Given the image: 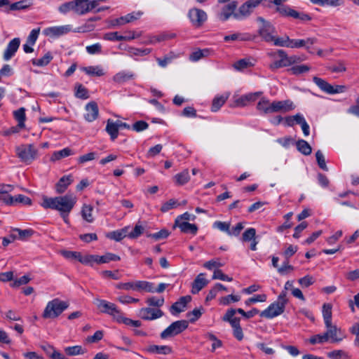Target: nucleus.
<instances>
[{
  "label": "nucleus",
  "mask_w": 359,
  "mask_h": 359,
  "mask_svg": "<svg viewBox=\"0 0 359 359\" xmlns=\"http://www.w3.org/2000/svg\"><path fill=\"white\" fill-rule=\"evenodd\" d=\"M76 203V198L72 194L48 198L44 196L41 206L45 209H52L61 213L71 212Z\"/></svg>",
  "instance_id": "1"
},
{
  "label": "nucleus",
  "mask_w": 359,
  "mask_h": 359,
  "mask_svg": "<svg viewBox=\"0 0 359 359\" xmlns=\"http://www.w3.org/2000/svg\"><path fill=\"white\" fill-rule=\"evenodd\" d=\"M287 302L286 291H282L278 295L277 300L260 313V316L271 319L281 315L285 311Z\"/></svg>",
  "instance_id": "2"
},
{
  "label": "nucleus",
  "mask_w": 359,
  "mask_h": 359,
  "mask_svg": "<svg viewBox=\"0 0 359 359\" xmlns=\"http://www.w3.org/2000/svg\"><path fill=\"white\" fill-rule=\"evenodd\" d=\"M15 152L20 162L26 165H30L39 156V150L33 144H20L15 147Z\"/></svg>",
  "instance_id": "3"
},
{
  "label": "nucleus",
  "mask_w": 359,
  "mask_h": 359,
  "mask_svg": "<svg viewBox=\"0 0 359 359\" xmlns=\"http://www.w3.org/2000/svg\"><path fill=\"white\" fill-rule=\"evenodd\" d=\"M68 306L67 302L55 298L48 302L42 313V317L45 319L55 318L67 309Z\"/></svg>",
  "instance_id": "4"
},
{
  "label": "nucleus",
  "mask_w": 359,
  "mask_h": 359,
  "mask_svg": "<svg viewBox=\"0 0 359 359\" xmlns=\"http://www.w3.org/2000/svg\"><path fill=\"white\" fill-rule=\"evenodd\" d=\"M269 55L273 57L276 56L280 57V60H276L269 65V69L272 71L290 66L297 62L298 60L297 56L289 57L284 50H278L277 52L271 53Z\"/></svg>",
  "instance_id": "5"
},
{
  "label": "nucleus",
  "mask_w": 359,
  "mask_h": 359,
  "mask_svg": "<svg viewBox=\"0 0 359 359\" xmlns=\"http://www.w3.org/2000/svg\"><path fill=\"white\" fill-rule=\"evenodd\" d=\"M256 20L259 24L257 29L258 35L264 41L271 43L276 32L275 27L262 17H257Z\"/></svg>",
  "instance_id": "6"
},
{
  "label": "nucleus",
  "mask_w": 359,
  "mask_h": 359,
  "mask_svg": "<svg viewBox=\"0 0 359 359\" xmlns=\"http://www.w3.org/2000/svg\"><path fill=\"white\" fill-rule=\"evenodd\" d=\"M95 304L101 313L112 316L116 321L120 318L122 312L115 304L100 299H96Z\"/></svg>",
  "instance_id": "7"
},
{
  "label": "nucleus",
  "mask_w": 359,
  "mask_h": 359,
  "mask_svg": "<svg viewBox=\"0 0 359 359\" xmlns=\"http://www.w3.org/2000/svg\"><path fill=\"white\" fill-rule=\"evenodd\" d=\"M188 325V321L185 320L173 322L161 333V338L165 339L177 335L185 330Z\"/></svg>",
  "instance_id": "8"
},
{
  "label": "nucleus",
  "mask_w": 359,
  "mask_h": 359,
  "mask_svg": "<svg viewBox=\"0 0 359 359\" xmlns=\"http://www.w3.org/2000/svg\"><path fill=\"white\" fill-rule=\"evenodd\" d=\"M263 0H248L242 4L236 13L234 14V18L238 20H242L248 18L252 13L255 8L259 5Z\"/></svg>",
  "instance_id": "9"
},
{
  "label": "nucleus",
  "mask_w": 359,
  "mask_h": 359,
  "mask_svg": "<svg viewBox=\"0 0 359 359\" xmlns=\"http://www.w3.org/2000/svg\"><path fill=\"white\" fill-rule=\"evenodd\" d=\"M188 17L191 25L196 28L201 27L208 20L206 13L203 10L197 8L190 9Z\"/></svg>",
  "instance_id": "10"
},
{
  "label": "nucleus",
  "mask_w": 359,
  "mask_h": 359,
  "mask_svg": "<svg viewBox=\"0 0 359 359\" xmlns=\"http://www.w3.org/2000/svg\"><path fill=\"white\" fill-rule=\"evenodd\" d=\"M74 4L75 13L79 15H83L98 6L95 0H74Z\"/></svg>",
  "instance_id": "11"
},
{
  "label": "nucleus",
  "mask_w": 359,
  "mask_h": 359,
  "mask_svg": "<svg viewBox=\"0 0 359 359\" xmlns=\"http://www.w3.org/2000/svg\"><path fill=\"white\" fill-rule=\"evenodd\" d=\"M325 327L327 329L325 335L327 337V340H330L332 343L339 342L345 338V335L342 332L341 328L337 327V325H333L332 323L329 324H325Z\"/></svg>",
  "instance_id": "12"
},
{
  "label": "nucleus",
  "mask_w": 359,
  "mask_h": 359,
  "mask_svg": "<svg viewBox=\"0 0 359 359\" xmlns=\"http://www.w3.org/2000/svg\"><path fill=\"white\" fill-rule=\"evenodd\" d=\"M72 30L71 25H62L47 27L43 29V33L45 36L51 38H57L69 33Z\"/></svg>",
  "instance_id": "13"
},
{
  "label": "nucleus",
  "mask_w": 359,
  "mask_h": 359,
  "mask_svg": "<svg viewBox=\"0 0 359 359\" xmlns=\"http://www.w3.org/2000/svg\"><path fill=\"white\" fill-rule=\"evenodd\" d=\"M163 315L164 313L160 309L147 307L140 311V317L145 320H154L161 318Z\"/></svg>",
  "instance_id": "14"
},
{
  "label": "nucleus",
  "mask_w": 359,
  "mask_h": 359,
  "mask_svg": "<svg viewBox=\"0 0 359 359\" xmlns=\"http://www.w3.org/2000/svg\"><path fill=\"white\" fill-rule=\"evenodd\" d=\"M237 1H233L225 5L221 12L219 13V18L220 20L224 22L229 19L231 16L234 18V14L236 13Z\"/></svg>",
  "instance_id": "15"
},
{
  "label": "nucleus",
  "mask_w": 359,
  "mask_h": 359,
  "mask_svg": "<svg viewBox=\"0 0 359 359\" xmlns=\"http://www.w3.org/2000/svg\"><path fill=\"white\" fill-rule=\"evenodd\" d=\"M85 110L84 118L88 122H92L98 117L99 109L95 102L93 101L88 103L85 107Z\"/></svg>",
  "instance_id": "16"
},
{
  "label": "nucleus",
  "mask_w": 359,
  "mask_h": 359,
  "mask_svg": "<svg viewBox=\"0 0 359 359\" xmlns=\"http://www.w3.org/2000/svg\"><path fill=\"white\" fill-rule=\"evenodd\" d=\"M262 94V92H256L243 95L235 100V106L245 107L249 103L255 102Z\"/></svg>",
  "instance_id": "17"
},
{
  "label": "nucleus",
  "mask_w": 359,
  "mask_h": 359,
  "mask_svg": "<svg viewBox=\"0 0 359 359\" xmlns=\"http://www.w3.org/2000/svg\"><path fill=\"white\" fill-rule=\"evenodd\" d=\"M20 40L19 38H14L8 43L4 53V60L8 61L14 56L20 46Z\"/></svg>",
  "instance_id": "18"
},
{
  "label": "nucleus",
  "mask_w": 359,
  "mask_h": 359,
  "mask_svg": "<svg viewBox=\"0 0 359 359\" xmlns=\"http://www.w3.org/2000/svg\"><path fill=\"white\" fill-rule=\"evenodd\" d=\"M255 35H252L249 33H241L236 32L229 35H226L224 37V41L225 42L229 41H252L255 39Z\"/></svg>",
  "instance_id": "19"
},
{
  "label": "nucleus",
  "mask_w": 359,
  "mask_h": 359,
  "mask_svg": "<svg viewBox=\"0 0 359 359\" xmlns=\"http://www.w3.org/2000/svg\"><path fill=\"white\" fill-rule=\"evenodd\" d=\"M191 298L190 296L181 297L177 302H175L170 306V313L172 315H175V314L182 312L184 310L187 303L191 301Z\"/></svg>",
  "instance_id": "20"
},
{
  "label": "nucleus",
  "mask_w": 359,
  "mask_h": 359,
  "mask_svg": "<svg viewBox=\"0 0 359 359\" xmlns=\"http://www.w3.org/2000/svg\"><path fill=\"white\" fill-rule=\"evenodd\" d=\"M292 109V102L290 100L274 101L271 103V113L278 111H288Z\"/></svg>",
  "instance_id": "21"
},
{
  "label": "nucleus",
  "mask_w": 359,
  "mask_h": 359,
  "mask_svg": "<svg viewBox=\"0 0 359 359\" xmlns=\"http://www.w3.org/2000/svg\"><path fill=\"white\" fill-rule=\"evenodd\" d=\"M143 13L142 11L133 12L125 16H121L114 20V25H123L126 23L132 22L139 19Z\"/></svg>",
  "instance_id": "22"
},
{
  "label": "nucleus",
  "mask_w": 359,
  "mask_h": 359,
  "mask_svg": "<svg viewBox=\"0 0 359 359\" xmlns=\"http://www.w3.org/2000/svg\"><path fill=\"white\" fill-rule=\"evenodd\" d=\"M208 283V280L205 278V273L198 274L192 283L191 293H198Z\"/></svg>",
  "instance_id": "23"
},
{
  "label": "nucleus",
  "mask_w": 359,
  "mask_h": 359,
  "mask_svg": "<svg viewBox=\"0 0 359 359\" xmlns=\"http://www.w3.org/2000/svg\"><path fill=\"white\" fill-rule=\"evenodd\" d=\"M72 182V177L70 175L62 177L55 184L56 193L59 194H63Z\"/></svg>",
  "instance_id": "24"
},
{
  "label": "nucleus",
  "mask_w": 359,
  "mask_h": 359,
  "mask_svg": "<svg viewBox=\"0 0 359 359\" xmlns=\"http://www.w3.org/2000/svg\"><path fill=\"white\" fill-rule=\"evenodd\" d=\"M106 132L109 135L110 140L114 141L118 135L119 128L116 121L108 119L105 128Z\"/></svg>",
  "instance_id": "25"
},
{
  "label": "nucleus",
  "mask_w": 359,
  "mask_h": 359,
  "mask_svg": "<svg viewBox=\"0 0 359 359\" xmlns=\"http://www.w3.org/2000/svg\"><path fill=\"white\" fill-rule=\"evenodd\" d=\"M135 75L131 72L121 71L116 74L113 77V81L117 83H123L129 80L133 79Z\"/></svg>",
  "instance_id": "26"
},
{
  "label": "nucleus",
  "mask_w": 359,
  "mask_h": 359,
  "mask_svg": "<svg viewBox=\"0 0 359 359\" xmlns=\"http://www.w3.org/2000/svg\"><path fill=\"white\" fill-rule=\"evenodd\" d=\"M147 350L154 354L168 355L172 353V348L166 345H151L147 348Z\"/></svg>",
  "instance_id": "27"
},
{
  "label": "nucleus",
  "mask_w": 359,
  "mask_h": 359,
  "mask_svg": "<svg viewBox=\"0 0 359 359\" xmlns=\"http://www.w3.org/2000/svg\"><path fill=\"white\" fill-rule=\"evenodd\" d=\"M313 81L321 90L331 95L332 86L327 83L325 80L317 76H314L313 78Z\"/></svg>",
  "instance_id": "28"
},
{
  "label": "nucleus",
  "mask_w": 359,
  "mask_h": 359,
  "mask_svg": "<svg viewBox=\"0 0 359 359\" xmlns=\"http://www.w3.org/2000/svg\"><path fill=\"white\" fill-rule=\"evenodd\" d=\"M83 71L91 76H102L104 75V71L101 66H88L83 68Z\"/></svg>",
  "instance_id": "29"
},
{
  "label": "nucleus",
  "mask_w": 359,
  "mask_h": 359,
  "mask_svg": "<svg viewBox=\"0 0 359 359\" xmlns=\"http://www.w3.org/2000/svg\"><path fill=\"white\" fill-rule=\"evenodd\" d=\"M175 226H177L183 233H190L193 235H196L198 231L197 226L195 224H191L188 222H182L175 224Z\"/></svg>",
  "instance_id": "30"
},
{
  "label": "nucleus",
  "mask_w": 359,
  "mask_h": 359,
  "mask_svg": "<svg viewBox=\"0 0 359 359\" xmlns=\"http://www.w3.org/2000/svg\"><path fill=\"white\" fill-rule=\"evenodd\" d=\"M13 116L18 121V127L19 128H24L25 126V122L26 120L25 109L24 107H21L18 110L14 111Z\"/></svg>",
  "instance_id": "31"
},
{
  "label": "nucleus",
  "mask_w": 359,
  "mask_h": 359,
  "mask_svg": "<svg viewBox=\"0 0 359 359\" xmlns=\"http://www.w3.org/2000/svg\"><path fill=\"white\" fill-rule=\"evenodd\" d=\"M136 290L144 291L147 292H154V283L145 280H137L136 281Z\"/></svg>",
  "instance_id": "32"
},
{
  "label": "nucleus",
  "mask_w": 359,
  "mask_h": 359,
  "mask_svg": "<svg viewBox=\"0 0 359 359\" xmlns=\"http://www.w3.org/2000/svg\"><path fill=\"white\" fill-rule=\"evenodd\" d=\"M297 149L305 156L310 155L312 152V148L310 144L304 140H299L296 142Z\"/></svg>",
  "instance_id": "33"
},
{
  "label": "nucleus",
  "mask_w": 359,
  "mask_h": 359,
  "mask_svg": "<svg viewBox=\"0 0 359 359\" xmlns=\"http://www.w3.org/2000/svg\"><path fill=\"white\" fill-rule=\"evenodd\" d=\"M257 109L262 114H271V102L268 99H266L265 97H262L258 102V103L257 104Z\"/></svg>",
  "instance_id": "34"
},
{
  "label": "nucleus",
  "mask_w": 359,
  "mask_h": 359,
  "mask_svg": "<svg viewBox=\"0 0 359 359\" xmlns=\"http://www.w3.org/2000/svg\"><path fill=\"white\" fill-rule=\"evenodd\" d=\"M228 97H229L228 95L216 96L212 100V106H211V111H214V112L217 111L222 107V106L224 105V104L227 100Z\"/></svg>",
  "instance_id": "35"
},
{
  "label": "nucleus",
  "mask_w": 359,
  "mask_h": 359,
  "mask_svg": "<svg viewBox=\"0 0 359 359\" xmlns=\"http://www.w3.org/2000/svg\"><path fill=\"white\" fill-rule=\"evenodd\" d=\"M97 264H105L109 263V262L114 261H119L121 259L120 257L116 254L111 252H107L104 255L100 256L97 255Z\"/></svg>",
  "instance_id": "36"
},
{
  "label": "nucleus",
  "mask_w": 359,
  "mask_h": 359,
  "mask_svg": "<svg viewBox=\"0 0 359 359\" xmlns=\"http://www.w3.org/2000/svg\"><path fill=\"white\" fill-rule=\"evenodd\" d=\"M129 56H144L149 55L151 52V48H137L135 47H128L126 49Z\"/></svg>",
  "instance_id": "37"
},
{
  "label": "nucleus",
  "mask_w": 359,
  "mask_h": 359,
  "mask_svg": "<svg viewBox=\"0 0 359 359\" xmlns=\"http://www.w3.org/2000/svg\"><path fill=\"white\" fill-rule=\"evenodd\" d=\"M72 154H73V153H72V149L68 147H66L60 151H56L53 152V154H52V156L50 157V161H56L60 160L62 158H65L69 156H71Z\"/></svg>",
  "instance_id": "38"
},
{
  "label": "nucleus",
  "mask_w": 359,
  "mask_h": 359,
  "mask_svg": "<svg viewBox=\"0 0 359 359\" xmlns=\"http://www.w3.org/2000/svg\"><path fill=\"white\" fill-rule=\"evenodd\" d=\"M313 4H318L321 6H330L332 7H337L343 6L344 4V0H310Z\"/></svg>",
  "instance_id": "39"
},
{
  "label": "nucleus",
  "mask_w": 359,
  "mask_h": 359,
  "mask_svg": "<svg viewBox=\"0 0 359 359\" xmlns=\"http://www.w3.org/2000/svg\"><path fill=\"white\" fill-rule=\"evenodd\" d=\"M74 95L77 98L82 100H86L90 97L88 90L81 83L76 84Z\"/></svg>",
  "instance_id": "40"
},
{
  "label": "nucleus",
  "mask_w": 359,
  "mask_h": 359,
  "mask_svg": "<svg viewBox=\"0 0 359 359\" xmlns=\"http://www.w3.org/2000/svg\"><path fill=\"white\" fill-rule=\"evenodd\" d=\"M29 6V4L27 0H22L10 4L9 7L8 8H6L4 11L8 13L11 11H20L25 9Z\"/></svg>",
  "instance_id": "41"
},
{
  "label": "nucleus",
  "mask_w": 359,
  "mask_h": 359,
  "mask_svg": "<svg viewBox=\"0 0 359 359\" xmlns=\"http://www.w3.org/2000/svg\"><path fill=\"white\" fill-rule=\"evenodd\" d=\"M52 60V54L48 52L42 57L32 60V64L35 66L44 67L49 64Z\"/></svg>",
  "instance_id": "42"
},
{
  "label": "nucleus",
  "mask_w": 359,
  "mask_h": 359,
  "mask_svg": "<svg viewBox=\"0 0 359 359\" xmlns=\"http://www.w3.org/2000/svg\"><path fill=\"white\" fill-rule=\"evenodd\" d=\"M93 210V206L90 205H83L81 210V215L83 219L86 222L91 223L93 222L94 218L93 217L92 212Z\"/></svg>",
  "instance_id": "43"
},
{
  "label": "nucleus",
  "mask_w": 359,
  "mask_h": 359,
  "mask_svg": "<svg viewBox=\"0 0 359 359\" xmlns=\"http://www.w3.org/2000/svg\"><path fill=\"white\" fill-rule=\"evenodd\" d=\"M65 352L68 355L74 356L83 354L86 352V349L81 346H68L65 348Z\"/></svg>",
  "instance_id": "44"
},
{
  "label": "nucleus",
  "mask_w": 359,
  "mask_h": 359,
  "mask_svg": "<svg viewBox=\"0 0 359 359\" xmlns=\"http://www.w3.org/2000/svg\"><path fill=\"white\" fill-rule=\"evenodd\" d=\"M205 338L212 341L211 349L212 352H214L217 348H220L222 346V341L211 332L206 333L205 334Z\"/></svg>",
  "instance_id": "45"
},
{
  "label": "nucleus",
  "mask_w": 359,
  "mask_h": 359,
  "mask_svg": "<svg viewBox=\"0 0 359 359\" xmlns=\"http://www.w3.org/2000/svg\"><path fill=\"white\" fill-rule=\"evenodd\" d=\"M210 53V51L208 49H203V50L199 49L196 51L193 52L190 55L189 59L192 62H196L203 57L208 56Z\"/></svg>",
  "instance_id": "46"
},
{
  "label": "nucleus",
  "mask_w": 359,
  "mask_h": 359,
  "mask_svg": "<svg viewBox=\"0 0 359 359\" xmlns=\"http://www.w3.org/2000/svg\"><path fill=\"white\" fill-rule=\"evenodd\" d=\"M276 6V12H278L281 16L283 17H292V12H294L295 11L291 8L290 6L283 4Z\"/></svg>",
  "instance_id": "47"
},
{
  "label": "nucleus",
  "mask_w": 359,
  "mask_h": 359,
  "mask_svg": "<svg viewBox=\"0 0 359 359\" xmlns=\"http://www.w3.org/2000/svg\"><path fill=\"white\" fill-rule=\"evenodd\" d=\"M231 327L233 328V337L238 341L243 340L244 335L240 325V322H238V320H234L231 325Z\"/></svg>",
  "instance_id": "48"
},
{
  "label": "nucleus",
  "mask_w": 359,
  "mask_h": 359,
  "mask_svg": "<svg viewBox=\"0 0 359 359\" xmlns=\"http://www.w3.org/2000/svg\"><path fill=\"white\" fill-rule=\"evenodd\" d=\"M20 203L26 205H30L32 204V200L30 198H29L25 195H22V194H18V195L13 196V205H16Z\"/></svg>",
  "instance_id": "49"
},
{
  "label": "nucleus",
  "mask_w": 359,
  "mask_h": 359,
  "mask_svg": "<svg viewBox=\"0 0 359 359\" xmlns=\"http://www.w3.org/2000/svg\"><path fill=\"white\" fill-rule=\"evenodd\" d=\"M323 317L325 324L332 323V305L324 304L323 306Z\"/></svg>",
  "instance_id": "50"
},
{
  "label": "nucleus",
  "mask_w": 359,
  "mask_h": 359,
  "mask_svg": "<svg viewBox=\"0 0 359 359\" xmlns=\"http://www.w3.org/2000/svg\"><path fill=\"white\" fill-rule=\"evenodd\" d=\"M189 178L188 170H184L182 172L175 175L176 184L178 185H183L186 184L189 180Z\"/></svg>",
  "instance_id": "51"
},
{
  "label": "nucleus",
  "mask_w": 359,
  "mask_h": 359,
  "mask_svg": "<svg viewBox=\"0 0 359 359\" xmlns=\"http://www.w3.org/2000/svg\"><path fill=\"white\" fill-rule=\"evenodd\" d=\"M117 322L119 323H123L126 325L133 326L135 327H139L141 326L142 323L140 320H134L130 318H128L123 316V313H121L120 318L117 320Z\"/></svg>",
  "instance_id": "52"
},
{
  "label": "nucleus",
  "mask_w": 359,
  "mask_h": 359,
  "mask_svg": "<svg viewBox=\"0 0 359 359\" xmlns=\"http://www.w3.org/2000/svg\"><path fill=\"white\" fill-rule=\"evenodd\" d=\"M271 42H273V44L277 46L289 48L290 38L288 36H285L284 37H277L274 34L273 39Z\"/></svg>",
  "instance_id": "53"
},
{
  "label": "nucleus",
  "mask_w": 359,
  "mask_h": 359,
  "mask_svg": "<svg viewBox=\"0 0 359 359\" xmlns=\"http://www.w3.org/2000/svg\"><path fill=\"white\" fill-rule=\"evenodd\" d=\"M310 67L306 65H296L288 69L287 71L294 75H299L309 72Z\"/></svg>",
  "instance_id": "54"
},
{
  "label": "nucleus",
  "mask_w": 359,
  "mask_h": 359,
  "mask_svg": "<svg viewBox=\"0 0 359 359\" xmlns=\"http://www.w3.org/2000/svg\"><path fill=\"white\" fill-rule=\"evenodd\" d=\"M61 253L67 259L77 260L81 262L82 254L79 252L64 250Z\"/></svg>",
  "instance_id": "55"
},
{
  "label": "nucleus",
  "mask_w": 359,
  "mask_h": 359,
  "mask_svg": "<svg viewBox=\"0 0 359 359\" xmlns=\"http://www.w3.org/2000/svg\"><path fill=\"white\" fill-rule=\"evenodd\" d=\"M58 11L62 14H66L69 11L75 13L74 0L61 4L58 8Z\"/></svg>",
  "instance_id": "56"
},
{
  "label": "nucleus",
  "mask_w": 359,
  "mask_h": 359,
  "mask_svg": "<svg viewBox=\"0 0 359 359\" xmlns=\"http://www.w3.org/2000/svg\"><path fill=\"white\" fill-rule=\"evenodd\" d=\"M107 237L116 241H121L126 237V231L124 229L114 231L108 233Z\"/></svg>",
  "instance_id": "57"
},
{
  "label": "nucleus",
  "mask_w": 359,
  "mask_h": 359,
  "mask_svg": "<svg viewBox=\"0 0 359 359\" xmlns=\"http://www.w3.org/2000/svg\"><path fill=\"white\" fill-rule=\"evenodd\" d=\"M256 239V229L254 228L247 229L242 236V241L249 242Z\"/></svg>",
  "instance_id": "58"
},
{
  "label": "nucleus",
  "mask_w": 359,
  "mask_h": 359,
  "mask_svg": "<svg viewBox=\"0 0 359 359\" xmlns=\"http://www.w3.org/2000/svg\"><path fill=\"white\" fill-rule=\"evenodd\" d=\"M165 300L163 297L158 298L156 297H151L146 300V303L149 306H156L158 309L164 304Z\"/></svg>",
  "instance_id": "59"
},
{
  "label": "nucleus",
  "mask_w": 359,
  "mask_h": 359,
  "mask_svg": "<svg viewBox=\"0 0 359 359\" xmlns=\"http://www.w3.org/2000/svg\"><path fill=\"white\" fill-rule=\"evenodd\" d=\"M237 312V309H231L227 310L225 315L223 316L222 320L224 321H227L231 325L234 320H238L240 322V318L237 317H233L236 313Z\"/></svg>",
  "instance_id": "60"
},
{
  "label": "nucleus",
  "mask_w": 359,
  "mask_h": 359,
  "mask_svg": "<svg viewBox=\"0 0 359 359\" xmlns=\"http://www.w3.org/2000/svg\"><path fill=\"white\" fill-rule=\"evenodd\" d=\"M328 356L332 359H349L348 353L343 350H334L328 353Z\"/></svg>",
  "instance_id": "61"
},
{
  "label": "nucleus",
  "mask_w": 359,
  "mask_h": 359,
  "mask_svg": "<svg viewBox=\"0 0 359 359\" xmlns=\"http://www.w3.org/2000/svg\"><path fill=\"white\" fill-rule=\"evenodd\" d=\"M97 255H82L81 263L85 265H90L91 266H93L94 263L97 264Z\"/></svg>",
  "instance_id": "62"
},
{
  "label": "nucleus",
  "mask_w": 359,
  "mask_h": 359,
  "mask_svg": "<svg viewBox=\"0 0 359 359\" xmlns=\"http://www.w3.org/2000/svg\"><path fill=\"white\" fill-rule=\"evenodd\" d=\"M316 158L318 163V166L320 168L325 171L328 170V168L325 163V156L323 154V152L320 150H318L316 153Z\"/></svg>",
  "instance_id": "63"
},
{
  "label": "nucleus",
  "mask_w": 359,
  "mask_h": 359,
  "mask_svg": "<svg viewBox=\"0 0 359 359\" xmlns=\"http://www.w3.org/2000/svg\"><path fill=\"white\" fill-rule=\"evenodd\" d=\"M241 299L238 295L229 294L219 299V304L222 305H229L231 302H236Z\"/></svg>",
  "instance_id": "64"
}]
</instances>
